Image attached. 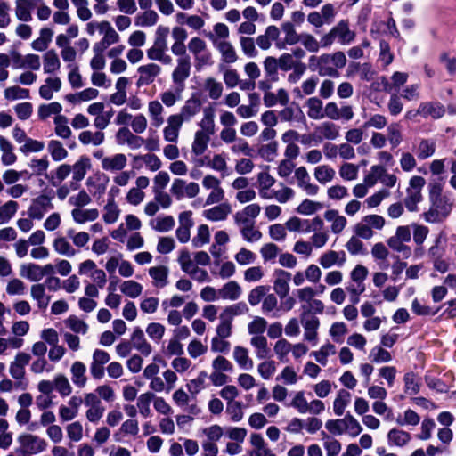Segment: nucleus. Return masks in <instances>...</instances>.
Listing matches in <instances>:
<instances>
[{
  "mask_svg": "<svg viewBox=\"0 0 456 456\" xmlns=\"http://www.w3.org/2000/svg\"><path fill=\"white\" fill-rule=\"evenodd\" d=\"M346 64V54L342 51L333 53H322L319 56L312 55L309 58V67L316 70L321 77H338V69Z\"/></svg>",
  "mask_w": 456,
  "mask_h": 456,
  "instance_id": "1",
  "label": "nucleus"
},
{
  "mask_svg": "<svg viewBox=\"0 0 456 456\" xmlns=\"http://www.w3.org/2000/svg\"><path fill=\"white\" fill-rule=\"evenodd\" d=\"M411 239V231L409 225L398 226L393 236L389 237L387 244L393 251L402 255L403 258H409L411 255V248L406 245Z\"/></svg>",
  "mask_w": 456,
  "mask_h": 456,
  "instance_id": "2",
  "label": "nucleus"
},
{
  "mask_svg": "<svg viewBox=\"0 0 456 456\" xmlns=\"http://www.w3.org/2000/svg\"><path fill=\"white\" fill-rule=\"evenodd\" d=\"M296 295L298 300L305 303L301 305L302 313L322 314L324 311V304L315 299L317 291L310 286H305L297 289Z\"/></svg>",
  "mask_w": 456,
  "mask_h": 456,
  "instance_id": "3",
  "label": "nucleus"
},
{
  "mask_svg": "<svg viewBox=\"0 0 456 456\" xmlns=\"http://www.w3.org/2000/svg\"><path fill=\"white\" fill-rule=\"evenodd\" d=\"M191 62L189 56L177 58L175 66L171 74L174 86L185 89V82L191 75Z\"/></svg>",
  "mask_w": 456,
  "mask_h": 456,
  "instance_id": "4",
  "label": "nucleus"
},
{
  "mask_svg": "<svg viewBox=\"0 0 456 456\" xmlns=\"http://www.w3.org/2000/svg\"><path fill=\"white\" fill-rule=\"evenodd\" d=\"M201 108L202 102L200 99L193 95L183 102L178 112L173 115L183 124L189 123L199 115Z\"/></svg>",
  "mask_w": 456,
  "mask_h": 456,
  "instance_id": "5",
  "label": "nucleus"
},
{
  "mask_svg": "<svg viewBox=\"0 0 456 456\" xmlns=\"http://www.w3.org/2000/svg\"><path fill=\"white\" fill-rule=\"evenodd\" d=\"M323 118H327L330 120L343 119L345 121L351 120L354 116V110L351 105L342 104L338 107L335 102H329L324 105Z\"/></svg>",
  "mask_w": 456,
  "mask_h": 456,
  "instance_id": "6",
  "label": "nucleus"
},
{
  "mask_svg": "<svg viewBox=\"0 0 456 456\" xmlns=\"http://www.w3.org/2000/svg\"><path fill=\"white\" fill-rule=\"evenodd\" d=\"M138 78L136 86L138 87L146 86L152 84L155 79L162 73V68L155 63L150 62L141 65L137 69Z\"/></svg>",
  "mask_w": 456,
  "mask_h": 456,
  "instance_id": "7",
  "label": "nucleus"
},
{
  "mask_svg": "<svg viewBox=\"0 0 456 456\" xmlns=\"http://www.w3.org/2000/svg\"><path fill=\"white\" fill-rule=\"evenodd\" d=\"M100 33L103 35L102 40L94 45V52H103L110 45L118 43L120 40L119 35L107 20L102 21Z\"/></svg>",
  "mask_w": 456,
  "mask_h": 456,
  "instance_id": "8",
  "label": "nucleus"
},
{
  "mask_svg": "<svg viewBox=\"0 0 456 456\" xmlns=\"http://www.w3.org/2000/svg\"><path fill=\"white\" fill-rule=\"evenodd\" d=\"M53 208V205L51 202V198L46 195H40L32 200L28 208V216L31 219L40 220L48 210Z\"/></svg>",
  "mask_w": 456,
  "mask_h": 456,
  "instance_id": "9",
  "label": "nucleus"
},
{
  "mask_svg": "<svg viewBox=\"0 0 456 456\" xmlns=\"http://www.w3.org/2000/svg\"><path fill=\"white\" fill-rule=\"evenodd\" d=\"M310 313H301L300 319L304 328V339L316 345L318 339V329L320 321Z\"/></svg>",
  "mask_w": 456,
  "mask_h": 456,
  "instance_id": "10",
  "label": "nucleus"
},
{
  "mask_svg": "<svg viewBox=\"0 0 456 456\" xmlns=\"http://www.w3.org/2000/svg\"><path fill=\"white\" fill-rule=\"evenodd\" d=\"M116 142L118 145H126L130 150H137L144 144V139L136 135L127 127L123 126L116 133Z\"/></svg>",
  "mask_w": 456,
  "mask_h": 456,
  "instance_id": "11",
  "label": "nucleus"
},
{
  "mask_svg": "<svg viewBox=\"0 0 456 456\" xmlns=\"http://www.w3.org/2000/svg\"><path fill=\"white\" fill-rule=\"evenodd\" d=\"M273 276V289L276 295L280 298L288 297L290 290L289 281L292 274L283 269H276L274 270Z\"/></svg>",
  "mask_w": 456,
  "mask_h": 456,
  "instance_id": "12",
  "label": "nucleus"
},
{
  "mask_svg": "<svg viewBox=\"0 0 456 456\" xmlns=\"http://www.w3.org/2000/svg\"><path fill=\"white\" fill-rule=\"evenodd\" d=\"M295 178L297 186L308 196H316L320 188L317 184L311 182V177L305 167H299L295 170Z\"/></svg>",
  "mask_w": 456,
  "mask_h": 456,
  "instance_id": "13",
  "label": "nucleus"
},
{
  "mask_svg": "<svg viewBox=\"0 0 456 456\" xmlns=\"http://www.w3.org/2000/svg\"><path fill=\"white\" fill-rule=\"evenodd\" d=\"M110 354L102 349H95L92 355L90 364V373L95 379H100L104 376V365L110 361Z\"/></svg>",
  "mask_w": 456,
  "mask_h": 456,
  "instance_id": "14",
  "label": "nucleus"
},
{
  "mask_svg": "<svg viewBox=\"0 0 456 456\" xmlns=\"http://www.w3.org/2000/svg\"><path fill=\"white\" fill-rule=\"evenodd\" d=\"M419 115L424 118L439 119L446 113V107L437 101L424 102L419 105Z\"/></svg>",
  "mask_w": 456,
  "mask_h": 456,
  "instance_id": "15",
  "label": "nucleus"
},
{
  "mask_svg": "<svg viewBox=\"0 0 456 456\" xmlns=\"http://www.w3.org/2000/svg\"><path fill=\"white\" fill-rule=\"evenodd\" d=\"M183 126V124L173 114L169 115L166 120V126L162 130L164 141L170 143H176L179 140Z\"/></svg>",
  "mask_w": 456,
  "mask_h": 456,
  "instance_id": "16",
  "label": "nucleus"
},
{
  "mask_svg": "<svg viewBox=\"0 0 456 456\" xmlns=\"http://www.w3.org/2000/svg\"><path fill=\"white\" fill-rule=\"evenodd\" d=\"M191 215V211H183L179 215V226L175 231V235L181 243H186L190 240L191 229L194 224Z\"/></svg>",
  "mask_w": 456,
  "mask_h": 456,
  "instance_id": "17",
  "label": "nucleus"
},
{
  "mask_svg": "<svg viewBox=\"0 0 456 456\" xmlns=\"http://www.w3.org/2000/svg\"><path fill=\"white\" fill-rule=\"evenodd\" d=\"M30 355L24 352H20L15 355L14 360L10 363V375L16 380H21L25 377V367L30 362Z\"/></svg>",
  "mask_w": 456,
  "mask_h": 456,
  "instance_id": "18",
  "label": "nucleus"
},
{
  "mask_svg": "<svg viewBox=\"0 0 456 456\" xmlns=\"http://www.w3.org/2000/svg\"><path fill=\"white\" fill-rule=\"evenodd\" d=\"M213 44L221 54L220 63L226 66V64H232L238 61L237 52L231 42L213 40Z\"/></svg>",
  "mask_w": 456,
  "mask_h": 456,
  "instance_id": "19",
  "label": "nucleus"
},
{
  "mask_svg": "<svg viewBox=\"0 0 456 456\" xmlns=\"http://www.w3.org/2000/svg\"><path fill=\"white\" fill-rule=\"evenodd\" d=\"M19 441L26 451L32 454L42 452L47 447L45 440L30 434L20 436Z\"/></svg>",
  "mask_w": 456,
  "mask_h": 456,
  "instance_id": "20",
  "label": "nucleus"
},
{
  "mask_svg": "<svg viewBox=\"0 0 456 456\" xmlns=\"http://www.w3.org/2000/svg\"><path fill=\"white\" fill-rule=\"evenodd\" d=\"M127 165V158L124 153H116L105 157L102 160V168L110 173L122 171Z\"/></svg>",
  "mask_w": 456,
  "mask_h": 456,
  "instance_id": "21",
  "label": "nucleus"
},
{
  "mask_svg": "<svg viewBox=\"0 0 456 456\" xmlns=\"http://www.w3.org/2000/svg\"><path fill=\"white\" fill-rule=\"evenodd\" d=\"M130 342L132 347L140 352L142 355L148 356L152 352L151 344L147 341L142 330L136 327L131 335Z\"/></svg>",
  "mask_w": 456,
  "mask_h": 456,
  "instance_id": "22",
  "label": "nucleus"
},
{
  "mask_svg": "<svg viewBox=\"0 0 456 456\" xmlns=\"http://www.w3.org/2000/svg\"><path fill=\"white\" fill-rule=\"evenodd\" d=\"M281 30L284 33V38L281 41L276 42V47L284 49L286 45H294L300 42L301 34H298L293 26V23L283 22L281 24Z\"/></svg>",
  "mask_w": 456,
  "mask_h": 456,
  "instance_id": "23",
  "label": "nucleus"
},
{
  "mask_svg": "<svg viewBox=\"0 0 456 456\" xmlns=\"http://www.w3.org/2000/svg\"><path fill=\"white\" fill-rule=\"evenodd\" d=\"M86 366L80 361L74 362L70 366L71 381L77 388H84L88 381Z\"/></svg>",
  "mask_w": 456,
  "mask_h": 456,
  "instance_id": "24",
  "label": "nucleus"
},
{
  "mask_svg": "<svg viewBox=\"0 0 456 456\" xmlns=\"http://www.w3.org/2000/svg\"><path fill=\"white\" fill-rule=\"evenodd\" d=\"M91 168V162L89 158L81 157L72 167V179L74 182L71 183V188L76 190L77 188V183L82 181L87 171Z\"/></svg>",
  "mask_w": 456,
  "mask_h": 456,
  "instance_id": "25",
  "label": "nucleus"
},
{
  "mask_svg": "<svg viewBox=\"0 0 456 456\" xmlns=\"http://www.w3.org/2000/svg\"><path fill=\"white\" fill-rule=\"evenodd\" d=\"M323 216L328 223H330V231L334 234L341 233L347 224L346 218L341 216L337 209L325 211Z\"/></svg>",
  "mask_w": 456,
  "mask_h": 456,
  "instance_id": "26",
  "label": "nucleus"
},
{
  "mask_svg": "<svg viewBox=\"0 0 456 456\" xmlns=\"http://www.w3.org/2000/svg\"><path fill=\"white\" fill-rule=\"evenodd\" d=\"M346 260V256L344 251L329 250L320 256L319 263L323 268L329 269L333 265L343 266Z\"/></svg>",
  "mask_w": 456,
  "mask_h": 456,
  "instance_id": "27",
  "label": "nucleus"
},
{
  "mask_svg": "<svg viewBox=\"0 0 456 456\" xmlns=\"http://www.w3.org/2000/svg\"><path fill=\"white\" fill-rule=\"evenodd\" d=\"M215 110L211 107H206L203 109V115L199 122L198 126L200 133H204L209 135H214L216 133V123H215Z\"/></svg>",
  "mask_w": 456,
  "mask_h": 456,
  "instance_id": "28",
  "label": "nucleus"
},
{
  "mask_svg": "<svg viewBox=\"0 0 456 456\" xmlns=\"http://www.w3.org/2000/svg\"><path fill=\"white\" fill-rule=\"evenodd\" d=\"M331 29L335 35V37L338 39V42L341 45H349L355 38V33L349 28L347 20H340Z\"/></svg>",
  "mask_w": 456,
  "mask_h": 456,
  "instance_id": "29",
  "label": "nucleus"
},
{
  "mask_svg": "<svg viewBox=\"0 0 456 456\" xmlns=\"http://www.w3.org/2000/svg\"><path fill=\"white\" fill-rule=\"evenodd\" d=\"M30 297L37 302L39 310H45L51 301V297L45 292L44 283H35L30 287Z\"/></svg>",
  "mask_w": 456,
  "mask_h": 456,
  "instance_id": "30",
  "label": "nucleus"
},
{
  "mask_svg": "<svg viewBox=\"0 0 456 456\" xmlns=\"http://www.w3.org/2000/svg\"><path fill=\"white\" fill-rule=\"evenodd\" d=\"M210 140L211 135L196 131L191 142V155L194 157L203 156L208 149Z\"/></svg>",
  "mask_w": 456,
  "mask_h": 456,
  "instance_id": "31",
  "label": "nucleus"
},
{
  "mask_svg": "<svg viewBox=\"0 0 456 456\" xmlns=\"http://www.w3.org/2000/svg\"><path fill=\"white\" fill-rule=\"evenodd\" d=\"M279 36V28L274 25H270L265 28L264 34L256 37V43L260 49L266 51L271 48L273 41L278 40Z\"/></svg>",
  "mask_w": 456,
  "mask_h": 456,
  "instance_id": "32",
  "label": "nucleus"
},
{
  "mask_svg": "<svg viewBox=\"0 0 456 456\" xmlns=\"http://www.w3.org/2000/svg\"><path fill=\"white\" fill-rule=\"evenodd\" d=\"M305 107L306 108V114L310 119H323L324 106L321 98L317 96L308 98L305 101Z\"/></svg>",
  "mask_w": 456,
  "mask_h": 456,
  "instance_id": "33",
  "label": "nucleus"
},
{
  "mask_svg": "<svg viewBox=\"0 0 456 456\" xmlns=\"http://www.w3.org/2000/svg\"><path fill=\"white\" fill-rule=\"evenodd\" d=\"M149 275L153 280L152 284L156 288H164L168 283L169 269L166 265H158L149 268Z\"/></svg>",
  "mask_w": 456,
  "mask_h": 456,
  "instance_id": "34",
  "label": "nucleus"
},
{
  "mask_svg": "<svg viewBox=\"0 0 456 456\" xmlns=\"http://www.w3.org/2000/svg\"><path fill=\"white\" fill-rule=\"evenodd\" d=\"M241 294V287L235 281L226 282L218 289V296L224 300L235 301L240 297Z\"/></svg>",
  "mask_w": 456,
  "mask_h": 456,
  "instance_id": "35",
  "label": "nucleus"
},
{
  "mask_svg": "<svg viewBox=\"0 0 456 456\" xmlns=\"http://www.w3.org/2000/svg\"><path fill=\"white\" fill-rule=\"evenodd\" d=\"M250 345L254 347L256 356L258 360H265L271 356V348L265 336L251 337Z\"/></svg>",
  "mask_w": 456,
  "mask_h": 456,
  "instance_id": "36",
  "label": "nucleus"
},
{
  "mask_svg": "<svg viewBox=\"0 0 456 456\" xmlns=\"http://www.w3.org/2000/svg\"><path fill=\"white\" fill-rule=\"evenodd\" d=\"M61 87V81L58 77H49L39 87V95L45 100H51L53 97V93L59 92Z\"/></svg>",
  "mask_w": 456,
  "mask_h": 456,
  "instance_id": "37",
  "label": "nucleus"
},
{
  "mask_svg": "<svg viewBox=\"0 0 456 456\" xmlns=\"http://www.w3.org/2000/svg\"><path fill=\"white\" fill-rule=\"evenodd\" d=\"M232 208L228 203H221L203 212V216L208 220L217 222L226 219Z\"/></svg>",
  "mask_w": 456,
  "mask_h": 456,
  "instance_id": "38",
  "label": "nucleus"
},
{
  "mask_svg": "<svg viewBox=\"0 0 456 456\" xmlns=\"http://www.w3.org/2000/svg\"><path fill=\"white\" fill-rule=\"evenodd\" d=\"M250 443L255 450L248 453L253 456H274L273 452L269 448L260 434H252Z\"/></svg>",
  "mask_w": 456,
  "mask_h": 456,
  "instance_id": "39",
  "label": "nucleus"
},
{
  "mask_svg": "<svg viewBox=\"0 0 456 456\" xmlns=\"http://www.w3.org/2000/svg\"><path fill=\"white\" fill-rule=\"evenodd\" d=\"M159 20L158 12L151 9L142 11L134 17V25L140 28H150L155 26Z\"/></svg>",
  "mask_w": 456,
  "mask_h": 456,
  "instance_id": "40",
  "label": "nucleus"
},
{
  "mask_svg": "<svg viewBox=\"0 0 456 456\" xmlns=\"http://www.w3.org/2000/svg\"><path fill=\"white\" fill-rule=\"evenodd\" d=\"M20 275L32 282L38 283L42 280L41 265L35 263H25L20 266Z\"/></svg>",
  "mask_w": 456,
  "mask_h": 456,
  "instance_id": "41",
  "label": "nucleus"
},
{
  "mask_svg": "<svg viewBox=\"0 0 456 456\" xmlns=\"http://www.w3.org/2000/svg\"><path fill=\"white\" fill-rule=\"evenodd\" d=\"M71 216L76 224H83L86 222H93L99 216V211L96 208H73L71 210Z\"/></svg>",
  "mask_w": 456,
  "mask_h": 456,
  "instance_id": "42",
  "label": "nucleus"
},
{
  "mask_svg": "<svg viewBox=\"0 0 456 456\" xmlns=\"http://www.w3.org/2000/svg\"><path fill=\"white\" fill-rule=\"evenodd\" d=\"M61 68V61L55 50H48L43 55V69L45 74H52Z\"/></svg>",
  "mask_w": 456,
  "mask_h": 456,
  "instance_id": "43",
  "label": "nucleus"
},
{
  "mask_svg": "<svg viewBox=\"0 0 456 456\" xmlns=\"http://www.w3.org/2000/svg\"><path fill=\"white\" fill-rule=\"evenodd\" d=\"M184 89L175 86V89H167L159 94L160 102L167 108L174 107L182 100V94Z\"/></svg>",
  "mask_w": 456,
  "mask_h": 456,
  "instance_id": "44",
  "label": "nucleus"
},
{
  "mask_svg": "<svg viewBox=\"0 0 456 456\" xmlns=\"http://www.w3.org/2000/svg\"><path fill=\"white\" fill-rule=\"evenodd\" d=\"M53 37V31L48 27H44L39 31V37L31 43L34 50L38 52L45 51Z\"/></svg>",
  "mask_w": 456,
  "mask_h": 456,
  "instance_id": "45",
  "label": "nucleus"
},
{
  "mask_svg": "<svg viewBox=\"0 0 456 456\" xmlns=\"http://www.w3.org/2000/svg\"><path fill=\"white\" fill-rule=\"evenodd\" d=\"M409 226L413 230V240L415 244L418 246V248L415 250L416 255L418 256H420L423 254L422 244L424 243L425 240L427 239L429 233V229L427 226L418 224H412L411 225Z\"/></svg>",
  "mask_w": 456,
  "mask_h": 456,
  "instance_id": "46",
  "label": "nucleus"
},
{
  "mask_svg": "<svg viewBox=\"0 0 456 456\" xmlns=\"http://www.w3.org/2000/svg\"><path fill=\"white\" fill-rule=\"evenodd\" d=\"M32 8L33 5L29 0H16L14 9L15 17L22 22L32 20Z\"/></svg>",
  "mask_w": 456,
  "mask_h": 456,
  "instance_id": "47",
  "label": "nucleus"
},
{
  "mask_svg": "<svg viewBox=\"0 0 456 456\" xmlns=\"http://www.w3.org/2000/svg\"><path fill=\"white\" fill-rule=\"evenodd\" d=\"M53 248L61 256L73 257L77 254L76 249L63 236H58L53 240Z\"/></svg>",
  "mask_w": 456,
  "mask_h": 456,
  "instance_id": "48",
  "label": "nucleus"
},
{
  "mask_svg": "<svg viewBox=\"0 0 456 456\" xmlns=\"http://www.w3.org/2000/svg\"><path fill=\"white\" fill-rule=\"evenodd\" d=\"M0 151H2L1 161L4 166H11L17 160V156L13 152L12 144L4 136H0Z\"/></svg>",
  "mask_w": 456,
  "mask_h": 456,
  "instance_id": "49",
  "label": "nucleus"
},
{
  "mask_svg": "<svg viewBox=\"0 0 456 456\" xmlns=\"http://www.w3.org/2000/svg\"><path fill=\"white\" fill-rule=\"evenodd\" d=\"M315 180L321 184H326L333 181L336 176V171L330 165H319L314 170Z\"/></svg>",
  "mask_w": 456,
  "mask_h": 456,
  "instance_id": "50",
  "label": "nucleus"
},
{
  "mask_svg": "<svg viewBox=\"0 0 456 456\" xmlns=\"http://www.w3.org/2000/svg\"><path fill=\"white\" fill-rule=\"evenodd\" d=\"M232 357L241 369L250 370L253 368V361L249 358L248 351L246 347L236 346L233 348Z\"/></svg>",
  "mask_w": 456,
  "mask_h": 456,
  "instance_id": "51",
  "label": "nucleus"
},
{
  "mask_svg": "<svg viewBox=\"0 0 456 456\" xmlns=\"http://www.w3.org/2000/svg\"><path fill=\"white\" fill-rule=\"evenodd\" d=\"M78 140L84 145L99 146L104 142L105 134L102 131L85 130L79 134Z\"/></svg>",
  "mask_w": 456,
  "mask_h": 456,
  "instance_id": "52",
  "label": "nucleus"
},
{
  "mask_svg": "<svg viewBox=\"0 0 456 456\" xmlns=\"http://www.w3.org/2000/svg\"><path fill=\"white\" fill-rule=\"evenodd\" d=\"M411 438V435L408 432L396 428H392L387 433L388 443L398 447L406 445L410 442Z\"/></svg>",
  "mask_w": 456,
  "mask_h": 456,
  "instance_id": "53",
  "label": "nucleus"
},
{
  "mask_svg": "<svg viewBox=\"0 0 456 456\" xmlns=\"http://www.w3.org/2000/svg\"><path fill=\"white\" fill-rule=\"evenodd\" d=\"M351 401V394L346 389H340L337 393L333 402V411L337 416H342Z\"/></svg>",
  "mask_w": 456,
  "mask_h": 456,
  "instance_id": "54",
  "label": "nucleus"
},
{
  "mask_svg": "<svg viewBox=\"0 0 456 456\" xmlns=\"http://www.w3.org/2000/svg\"><path fill=\"white\" fill-rule=\"evenodd\" d=\"M317 132L322 138L330 141H334L338 139L340 135L339 126L337 124L330 121H325L322 123L317 127Z\"/></svg>",
  "mask_w": 456,
  "mask_h": 456,
  "instance_id": "55",
  "label": "nucleus"
},
{
  "mask_svg": "<svg viewBox=\"0 0 456 456\" xmlns=\"http://www.w3.org/2000/svg\"><path fill=\"white\" fill-rule=\"evenodd\" d=\"M204 89L211 100H218L223 94V85L213 77H208L204 81Z\"/></svg>",
  "mask_w": 456,
  "mask_h": 456,
  "instance_id": "56",
  "label": "nucleus"
},
{
  "mask_svg": "<svg viewBox=\"0 0 456 456\" xmlns=\"http://www.w3.org/2000/svg\"><path fill=\"white\" fill-rule=\"evenodd\" d=\"M175 219L171 216H159L150 222L152 229L159 232H167L175 226Z\"/></svg>",
  "mask_w": 456,
  "mask_h": 456,
  "instance_id": "57",
  "label": "nucleus"
},
{
  "mask_svg": "<svg viewBox=\"0 0 456 456\" xmlns=\"http://www.w3.org/2000/svg\"><path fill=\"white\" fill-rule=\"evenodd\" d=\"M218 69L223 73V79L228 88H234L239 85L240 77L236 69H229L223 63L218 64Z\"/></svg>",
  "mask_w": 456,
  "mask_h": 456,
  "instance_id": "58",
  "label": "nucleus"
},
{
  "mask_svg": "<svg viewBox=\"0 0 456 456\" xmlns=\"http://www.w3.org/2000/svg\"><path fill=\"white\" fill-rule=\"evenodd\" d=\"M153 399L154 394L152 392H145L139 395L136 405L142 417L148 418L151 415L150 405L151 402H153Z\"/></svg>",
  "mask_w": 456,
  "mask_h": 456,
  "instance_id": "59",
  "label": "nucleus"
},
{
  "mask_svg": "<svg viewBox=\"0 0 456 456\" xmlns=\"http://www.w3.org/2000/svg\"><path fill=\"white\" fill-rule=\"evenodd\" d=\"M54 131L57 136L62 139H68L71 136V130L68 126L69 120L67 117L63 115H58L54 118Z\"/></svg>",
  "mask_w": 456,
  "mask_h": 456,
  "instance_id": "60",
  "label": "nucleus"
},
{
  "mask_svg": "<svg viewBox=\"0 0 456 456\" xmlns=\"http://www.w3.org/2000/svg\"><path fill=\"white\" fill-rule=\"evenodd\" d=\"M248 306L245 302H238L236 304L225 306L221 314L233 322L235 316L248 314Z\"/></svg>",
  "mask_w": 456,
  "mask_h": 456,
  "instance_id": "61",
  "label": "nucleus"
},
{
  "mask_svg": "<svg viewBox=\"0 0 456 456\" xmlns=\"http://www.w3.org/2000/svg\"><path fill=\"white\" fill-rule=\"evenodd\" d=\"M232 321L222 314H219V323L216 328V336L220 338H229L232 334Z\"/></svg>",
  "mask_w": 456,
  "mask_h": 456,
  "instance_id": "62",
  "label": "nucleus"
},
{
  "mask_svg": "<svg viewBox=\"0 0 456 456\" xmlns=\"http://www.w3.org/2000/svg\"><path fill=\"white\" fill-rule=\"evenodd\" d=\"M248 332L253 336H264L263 334L267 328V321L261 316H255L252 321L248 323Z\"/></svg>",
  "mask_w": 456,
  "mask_h": 456,
  "instance_id": "63",
  "label": "nucleus"
},
{
  "mask_svg": "<svg viewBox=\"0 0 456 456\" xmlns=\"http://www.w3.org/2000/svg\"><path fill=\"white\" fill-rule=\"evenodd\" d=\"M207 167L214 171L226 173L228 169L227 157L224 153H216L207 162Z\"/></svg>",
  "mask_w": 456,
  "mask_h": 456,
  "instance_id": "64",
  "label": "nucleus"
}]
</instances>
